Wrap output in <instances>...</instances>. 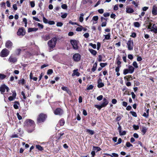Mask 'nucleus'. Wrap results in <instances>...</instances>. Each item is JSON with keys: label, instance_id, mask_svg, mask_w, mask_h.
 I'll use <instances>...</instances> for the list:
<instances>
[{"label": "nucleus", "instance_id": "obj_14", "mask_svg": "<svg viewBox=\"0 0 157 157\" xmlns=\"http://www.w3.org/2000/svg\"><path fill=\"white\" fill-rule=\"evenodd\" d=\"M102 80L101 78L99 79L98 81V87L99 88H101L104 86V84L101 82Z\"/></svg>", "mask_w": 157, "mask_h": 157}, {"label": "nucleus", "instance_id": "obj_26", "mask_svg": "<svg viewBox=\"0 0 157 157\" xmlns=\"http://www.w3.org/2000/svg\"><path fill=\"white\" fill-rule=\"evenodd\" d=\"M97 64L96 63H95L94 64V65L93 66V67L92 69V71L93 72H94L96 70L97 67Z\"/></svg>", "mask_w": 157, "mask_h": 157}, {"label": "nucleus", "instance_id": "obj_8", "mask_svg": "<svg viewBox=\"0 0 157 157\" xmlns=\"http://www.w3.org/2000/svg\"><path fill=\"white\" fill-rule=\"evenodd\" d=\"M5 90H6L7 92H8L9 90V87L5 85H2L0 87V91L2 94L5 92Z\"/></svg>", "mask_w": 157, "mask_h": 157}, {"label": "nucleus", "instance_id": "obj_41", "mask_svg": "<svg viewBox=\"0 0 157 157\" xmlns=\"http://www.w3.org/2000/svg\"><path fill=\"white\" fill-rule=\"evenodd\" d=\"M53 70L52 69H50L48 70L47 74L48 75H51L53 73Z\"/></svg>", "mask_w": 157, "mask_h": 157}, {"label": "nucleus", "instance_id": "obj_27", "mask_svg": "<svg viewBox=\"0 0 157 157\" xmlns=\"http://www.w3.org/2000/svg\"><path fill=\"white\" fill-rule=\"evenodd\" d=\"M147 129L144 126L142 127L141 132L143 133V134H144L147 132Z\"/></svg>", "mask_w": 157, "mask_h": 157}, {"label": "nucleus", "instance_id": "obj_45", "mask_svg": "<svg viewBox=\"0 0 157 157\" xmlns=\"http://www.w3.org/2000/svg\"><path fill=\"white\" fill-rule=\"evenodd\" d=\"M89 45L91 46L94 49L96 48V45L95 44H93L92 43H90Z\"/></svg>", "mask_w": 157, "mask_h": 157}, {"label": "nucleus", "instance_id": "obj_49", "mask_svg": "<svg viewBox=\"0 0 157 157\" xmlns=\"http://www.w3.org/2000/svg\"><path fill=\"white\" fill-rule=\"evenodd\" d=\"M94 86L92 85H90L87 88V90H90L93 89V88Z\"/></svg>", "mask_w": 157, "mask_h": 157}, {"label": "nucleus", "instance_id": "obj_31", "mask_svg": "<svg viewBox=\"0 0 157 157\" xmlns=\"http://www.w3.org/2000/svg\"><path fill=\"white\" fill-rule=\"evenodd\" d=\"M59 123L60 126H63L64 124V121L63 119H61L59 121Z\"/></svg>", "mask_w": 157, "mask_h": 157}, {"label": "nucleus", "instance_id": "obj_63", "mask_svg": "<svg viewBox=\"0 0 157 157\" xmlns=\"http://www.w3.org/2000/svg\"><path fill=\"white\" fill-rule=\"evenodd\" d=\"M128 58L130 60H132L133 58V56L131 54H129L128 56Z\"/></svg>", "mask_w": 157, "mask_h": 157}, {"label": "nucleus", "instance_id": "obj_38", "mask_svg": "<svg viewBox=\"0 0 157 157\" xmlns=\"http://www.w3.org/2000/svg\"><path fill=\"white\" fill-rule=\"evenodd\" d=\"M105 36V39L106 40H109L110 38V35L109 34H108L105 35H104Z\"/></svg>", "mask_w": 157, "mask_h": 157}, {"label": "nucleus", "instance_id": "obj_12", "mask_svg": "<svg viewBox=\"0 0 157 157\" xmlns=\"http://www.w3.org/2000/svg\"><path fill=\"white\" fill-rule=\"evenodd\" d=\"M13 94L12 96H10L8 98V99L10 101H12L14 100L17 94L15 91L13 90L12 91Z\"/></svg>", "mask_w": 157, "mask_h": 157}, {"label": "nucleus", "instance_id": "obj_16", "mask_svg": "<svg viewBox=\"0 0 157 157\" xmlns=\"http://www.w3.org/2000/svg\"><path fill=\"white\" fill-rule=\"evenodd\" d=\"M109 102L106 99L104 98L103 99V102L101 104L103 107H105L108 104Z\"/></svg>", "mask_w": 157, "mask_h": 157}, {"label": "nucleus", "instance_id": "obj_9", "mask_svg": "<svg viewBox=\"0 0 157 157\" xmlns=\"http://www.w3.org/2000/svg\"><path fill=\"white\" fill-rule=\"evenodd\" d=\"M54 113L56 115L60 116L63 113V111L60 108H57L54 111Z\"/></svg>", "mask_w": 157, "mask_h": 157}, {"label": "nucleus", "instance_id": "obj_23", "mask_svg": "<svg viewBox=\"0 0 157 157\" xmlns=\"http://www.w3.org/2000/svg\"><path fill=\"white\" fill-rule=\"evenodd\" d=\"M89 51L94 56L96 55L97 54V52L96 51L93 49H89Z\"/></svg>", "mask_w": 157, "mask_h": 157}, {"label": "nucleus", "instance_id": "obj_58", "mask_svg": "<svg viewBox=\"0 0 157 157\" xmlns=\"http://www.w3.org/2000/svg\"><path fill=\"white\" fill-rule=\"evenodd\" d=\"M107 65V63H101L100 66L102 67H103Z\"/></svg>", "mask_w": 157, "mask_h": 157}, {"label": "nucleus", "instance_id": "obj_19", "mask_svg": "<svg viewBox=\"0 0 157 157\" xmlns=\"http://www.w3.org/2000/svg\"><path fill=\"white\" fill-rule=\"evenodd\" d=\"M128 70L129 73L132 74L134 72V69L132 66H130L128 67Z\"/></svg>", "mask_w": 157, "mask_h": 157}, {"label": "nucleus", "instance_id": "obj_6", "mask_svg": "<svg viewBox=\"0 0 157 157\" xmlns=\"http://www.w3.org/2000/svg\"><path fill=\"white\" fill-rule=\"evenodd\" d=\"M70 42L74 49L77 50L78 49V46L77 45L78 41H77L75 40H71Z\"/></svg>", "mask_w": 157, "mask_h": 157}, {"label": "nucleus", "instance_id": "obj_20", "mask_svg": "<svg viewBox=\"0 0 157 157\" xmlns=\"http://www.w3.org/2000/svg\"><path fill=\"white\" fill-rule=\"evenodd\" d=\"M42 38L44 40L46 41L50 38V36L49 35L46 34L42 37Z\"/></svg>", "mask_w": 157, "mask_h": 157}, {"label": "nucleus", "instance_id": "obj_64", "mask_svg": "<svg viewBox=\"0 0 157 157\" xmlns=\"http://www.w3.org/2000/svg\"><path fill=\"white\" fill-rule=\"evenodd\" d=\"M18 137V135L17 134H13V135H12L11 136V137L12 138H17Z\"/></svg>", "mask_w": 157, "mask_h": 157}, {"label": "nucleus", "instance_id": "obj_29", "mask_svg": "<svg viewBox=\"0 0 157 157\" xmlns=\"http://www.w3.org/2000/svg\"><path fill=\"white\" fill-rule=\"evenodd\" d=\"M6 77V75L2 74H0V79L3 80Z\"/></svg>", "mask_w": 157, "mask_h": 157}, {"label": "nucleus", "instance_id": "obj_4", "mask_svg": "<svg viewBox=\"0 0 157 157\" xmlns=\"http://www.w3.org/2000/svg\"><path fill=\"white\" fill-rule=\"evenodd\" d=\"M10 53L9 51L7 49L5 48L3 49L0 53L1 56L2 57L7 56Z\"/></svg>", "mask_w": 157, "mask_h": 157}, {"label": "nucleus", "instance_id": "obj_60", "mask_svg": "<svg viewBox=\"0 0 157 157\" xmlns=\"http://www.w3.org/2000/svg\"><path fill=\"white\" fill-rule=\"evenodd\" d=\"M121 66H118L116 67L115 69L116 72H119L120 70V68L121 67Z\"/></svg>", "mask_w": 157, "mask_h": 157}, {"label": "nucleus", "instance_id": "obj_35", "mask_svg": "<svg viewBox=\"0 0 157 157\" xmlns=\"http://www.w3.org/2000/svg\"><path fill=\"white\" fill-rule=\"evenodd\" d=\"M134 25L135 27H139L140 26V24L138 22H136L134 23Z\"/></svg>", "mask_w": 157, "mask_h": 157}, {"label": "nucleus", "instance_id": "obj_24", "mask_svg": "<svg viewBox=\"0 0 157 157\" xmlns=\"http://www.w3.org/2000/svg\"><path fill=\"white\" fill-rule=\"evenodd\" d=\"M84 15V14L83 13H81L80 15V17L79 18V21L82 22L83 20V16Z\"/></svg>", "mask_w": 157, "mask_h": 157}, {"label": "nucleus", "instance_id": "obj_36", "mask_svg": "<svg viewBox=\"0 0 157 157\" xmlns=\"http://www.w3.org/2000/svg\"><path fill=\"white\" fill-rule=\"evenodd\" d=\"M133 66L135 67V68H137L138 67V66L137 63L136 61H134L132 63Z\"/></svg>", "mask_w": 157, "mask_h": 157}, {"label": "nucleus", "instance_id": "obj_28", "mask_svg": "<svg viewBox=\"0 0 157 157\" xmlns=\"http://www.w3.org/2000/svg\"><path fill=\"white\" fill-rule=\"evenodd\" d=\"M61 89L65 91H66L68 93H69V90L67 88V87L65 86H63L61 87Z\"/></svg>", "mask_w": 157, "mask_h": 157}, {"label": "nucleus", "instance_id": "obj_10", "mask_svg": "<svg viewBox=\"0 0 157 157\" xmlns=\"http://www.w3.org/2000/svg\"><path fill=\"white\" fill-rule=\"evenodd\" d=\"M13 43L10 40H8L6 41L5 44L6 47L9 49H11L13 46Z\"/></svg>", "mask_w": 157, "mask_h": 157}, {"label": "nucleus", "instance_id": "obj_46", "mask_svg": "<svg viewBox=\"0 0 157 157\" xmlns=\"http://www.w3.org/2000/svg\"><path fill=\"white\" fill-rule=\"evenodd\" d=\"M61 7L63 9H66L67 8V6L66 4H63L61 6Z\"/></svg>", "mask_w": 157, "mask_h": 157}, {"label": "nucleus", "instance_id": "obj_42", "mask_svg": "<svg viewBox=\"0 0 157 157\" xmlns=\"http://www.w3.org/2000/svg\"><path fill=\"white\" fill-rule=\"evenodd\" d=\"M128 73H129L128 69H124L123 71V74L124 75H125Z\"/></svg>", "mask_w": 157, "mask_h": 157}, {"label": "nucleus", "instance_id": "obj_62", "mask_svg": "<svg viewBox=\"0 0 157 157\" xmlns=\"http://www.w3.org/2000/svg\"><path fill=\"white\" fill-rule=\"evenodd\" d=\"M13 8L15 10H17V5L16 4H14L13 6Z\"/></svg>", "mask_w": 157, "mask_h": 157}, {"label": "nucleus", "instance_id": "obj_11", "mask_svg": "<svg viewBox=\"0 0 157 157\" xmlns=\"http://www.w3.org/2000/svg\"><path fill=\"white\" fill-rule=\"evenodd\" d=\"M73 58L75 61L78 62L80 59L81 56L78 53H76L73 55Z\"/></svg>", "mask_w": 157, "mask_h": 157}, {"label": "nucleus", "instance_id": "obj_25", "mask_svg": "<svg viewBox=\"0 0 157 157\" xmlns=\"http://www.w3.org/2000/svg\"><path fill=\"white\" fill-rule=\"evenodd\" d=\"M36 148L39 151H42L43 150V148L39 145H36Z\"/></svg>", "mask_w": 157, "mask_h": 157}, {"label": "nucleus", "instance_id": "obj_2", "mask_svg": "<svg viewBox=\"0 0 157 157\" xmlns=\"http://www.w3.org/2000/svg\"><path fill=\"white\" fill-rule=\"evenodd\" d=\"M57 39L56 37H54L49 40L48 43V45L50 49L53 48L55 47Z\"/></svg>", "mask_w": 157, "mask_h": 157}, {"label": "nucleus", "instance_id": "obj_37", "mask_svg": "<svg viewBox=\"0 0 157 157\" xmlns=\"http://www.w3.org/2000/svg\"><path fill=\"white\" fill-rule=\"evenodd\" d=\"M130 113H131L132 115L134 117H136L137 116L136 113L135 112L130 111Z\"/></svg>", "mask_w": 157, "mask_h": 157}, {"label": "nucleus", "instance_id": "obj_22", "mask_svg": "<svg viewBox=\"0 0 157 157\" xmlns=\"http://www.w3.org/2000/svg\"><path fill=\"white\" fill-rule=\"evenodd\" d=\"M20 105L19 103L17 101H16L14 102V104L13 105V107L15 109H17L18 108V105Z\"/></svg>", "mask_w": 157, "mask_h": 157}, {"label": "nucleus", "instance_id": "obj_43", "mask_svg": "<svg viewBox=\"0 0 157 157\" xmlns=\"http://www.w3.org/2000/svg\"><path fill=\"white\" fill-rule=\"evenodd\" d=\"M119 134L120 136H123L126 134V132L124 131L123 132L121 131L119 132Z\"/></svg>", "mask_w": 157, "mask_h": 157}, {"label": "nucleus", "instance_id": "obj_17", "mask_svg": "<svg viewBox=\"0 0 157 157\" xmlns=\"http://www.w3.org/2000/svg\"><path fill=\"white\" fill-rule=\"evenodd\" d=\"M78 69H75L73 71V73L72 75V76H74L75 75H76L77 76H79L80 75V73L78 72Z\"/></svg>", "mask_w": 157, "mask_h": 157}, {"label": "nucleus", "instance_id": "obj_51", "mask_svg": "<svg viewBox=\"0 0 157 157\" xmlns=\"http://www.w3.org/2000/svg\"><path fill=\"white\" fill-rule=\"evenodd\" d=\"M21 51V50L20 49H17L16 50V54L17 55H19L20 54Z\"/></svg>", "mask_w": 157, "mask_h": 157}, {"label": "nucleus", "instance_id": "obj_44", "mask_svg": "<svg viewBox=\"0 0 157 157\" xmlns=\"http://www.w3.org/2000/svg\"><path fill=\"white\" fill-rule=\"evenodd\" d=\"M118 155L117 153H113L112 154L111 157H118Z\"/></svg>", "mask_w": 157, "mask_h": 157}, {"label": "nucleus", "instance_id": "obj_52", "mask_svg": "<svg viewBox=\"0 0 157 157\" xmlns=\"http://www.w3.org/2000/svg\"><path fill=\"white\" fill-rule=\"evenodd\" d=\"M103 98V96L102 95H100L97 98V99L98 101L101 100Z\"/></svg>", "mask_w": 157, "mask_h": 157}, {"label": "nucleus", "instance_id": "obj_3", "mask_svg": "<svg viewBox=\"0 0 157 157\" xmlns=\"http://www.w3.org/2000/svg\"><path fill=\"white\" fill-rule=\"evenodd\" d=\"M46 117V116L45 114L43 113L40 114L37 118V122L40 123L44 122L45 120Z\"/></svg>", "mask_w": 157, "mask_h": 157}, {"label": "nucleus", "instance_id": "obj_30", "mask_svg": "<svg viewBox=\"0 0 157 157\" xmlns=\"http://www.w3.org/2000/svg\"><path fill=\"white\" fill-rule=\"evenodd\" d=\"M98 16H94L93 17L92 21H98Z\"/></svg>", "mask_w": 157, "mask_h": 157}, {"label": "nucleus", "instance_id": "obj_34", "mask_svg": "<svg viewBox=\"0 0 157 157\" xmlns=\"http://www.w3.org/2000/svg\"><path fill=\"white\" fill-rule=\"evenodd\" d=\"M86 132H89L91 135H93L94 134V131L91 130L87 129Z\"/></svg>", "mask_w": 157, "mask_h": 157}, {"label": "nucleus", "instance_id": "obj_54", "mask_svg": "<svg viewBox=\"0 0 157 157\" xmlns=\"http://www.w3.org/2000/svg\"><path fill=\"white\" fill-rule=\"evenodd\" d=\"M106 24H107L106 21H103V22H102V24H101V26L102 27H105L106 26Z\"/></svg>", "mask_w": 157, "mask_h": 157}, {"label": "nucleus", "instance_id": "obj_59", "mask_svg": "<svg viewBox=\"0 0 157 157\" xmlns=\"http://www.w3.org/2000/svg\"><path fill=\"white\" fill-rule=\"evenodd\" d=\"M102 56L100 55L98 56V61L99 62H101L102 61Z\"/></svg>", "mask_w": 157, "mask_h": 157}, {"label": "nucleus", "instance_id": "obj_61", "mask_svg": "<svg viewBox=\"0 0 157 157\" xmlns=\"http://www.w3.org/2000/svg\"><path fill=\"white\" fill-rule=\"evenodd\" d=\"M43 22L45 23L46 24L48 23V20L47 19H46L44 17H43Z\"/></svg>", "mask_w": 157, "mask_h": 157}, {"label": "nucleus", "instance_id": "obj_15", "mask_svg": "<svg viewBox=\"0 0 157 157\" xmlns=\"http://www.w3.org/2000/svg\"><path fill=\"white\" fill-rule=\"evenodd\" d=\"M152 13L154 15L157 14V7L155 5H154L153 7Z\"/></svg>", "mask_w": 157, "mask_h": 157}, {"label": "nucleus", "instance_id": "obj_5", "mask_svg": "<svg viewBox=\"0 0 157 157\" xmlns=\"http://www.w3.org/2000/svg\"><path fill=\"white\" fill-rule=\"evenodd\" d=\"M128 49L129 50H132L133 49V40H129L127 43Z\"/></svg>", "mask_w": 157, "mask_h": 157}, {"label": "nucleus", "instance_id": "obj_57", "mask_svg": "<svg viewBox=\"0 0 157 157\" xmlns=\"http://www.w3.org/2000/svg\"><path fill=\"white\" fill-rule=\"evenodd\" d=\"M67 13H64L61 16V17L62 18H65L67 16Z\"/></svg>", "mask_w": 157, "mask_h": 157}, {"label": "nucleus", "instance_id": "obj_47", "mask_svg": "<svg viewBox=\"0 0 157 157\" xmlns=\"http://www.w3.org/2000/svg\"><path fill=\"white\" fill-rule=\"evenodd\" d=\"M95 106L99 109H100L102 108L103 107L101 105H95Z\"/></svg>", "mask_w": 157, "mask_h": 157}, {"label": "nucleus", "instance_id": "obj_1", "mask_svg": "<svg viewBox=\"0 0 157 157\" xmlns=\"http://www.w3.org/2000/svg\"><path fill=\"white\" fill-rule=\"evenodd\" d=\"M24 126L28 132L31 133L34 130L35 127V123L31 119H27L24 123Z\"/></svg>", "mask_w": 157, "mask_h": 157}, {"label": "nucleus", "instance_id": "obj_7", "mask_svg": "<svg viewBox=\"0 0 157 157\" xmlns=\"http://www.w3.org/2000/svg\"><path fill=\"white\" fill-rule=\"evenodd\" d=\"M8 61L10 63H15L17 61V59L13 56V55H11L8 59Z\"/></svg>", "mask_w": 157, "mask_h": 157}, {"label": "nucleus", "instance_id": "obj_32", "mask_svg": "<svg viewBox=\"0 0 157 157\" xmlns=\"http://www.w3.org/2000/svg\"><path fill=\"white\" fill-rule=\"evenodd\" d=\"M25 79H22L19 81L18 83L20 84L23 85L25 83Z\"/></svg>", "mask_w": 157, "mask_h": 157}, {"label": "nucleus", "instance_id": "obj_33", "mask_svg": "<svg viewBox=\"0 0 157 157\" xmlns=\"http://www.w3.org/2000/svg\"><path fill=\"white\" fill-rule=\"evenodd\" d=\"M93 148L94 150H95V151H99L101 150V149L99 147H97L93 146Z\"/></svg>", "mask_w": 157, "mask_h": 157}, {"label": "nucleus", "instance_id": "obj_48", "mask_svg": "<svg viewBox=\"0 0 157 157\" xmlns=\"http://www.w3.org/2000/svg\"><path fill=\"white\" fill-rule=\"evenodd\" d=\"M150 31L154 32L155 33H157V28L153 29H151Z\"/></svg>", "mask_w": 157, "mask_h": 157}, {"label": "nucleus", "instance_id": "obj_56", "mask_svg": "<svg viewBox=\"0 0 157 157\" xmlns=\"http://www.w3.org/2000/svg\"><path fill=\"white\" fill-rule=\"evenodd\" d=\"M17 115L19 120H20L22 119V117L21 116L19 115L18 113H17Z\"/></svg>", "mask_w": 157, "mask_h": 157}, {"label": "nucleus", "instance_id": "obj_55", "mask_svg": "<svg viewBox=\"0 0 157 157\" xmlns=\"http://www.w3.org/2000/svg\"><path fill=\"white\" fill-rule=\"evenodd\" d=\"M82 29V26H80V27H77L76 28V31H81Z\"/></svg>", "mask_w": 157, "mask_h": 157}, {"label": "nucleus", "instance_id": "obj_50", "mask_svg": "<svg viewBox=\"0 0 157 157\" xmlns=\"http://www.w3.org/2000/svg\"><path fill=\"white\" fill-rule=\"evenodd\" d=\"M1 7L4 8L5 9L6 8V3L4 2H2L1 3Z\"/></svg>", "mask_w": 157, "mask_h": 157}, {"label": "nucleus", "instance_id": "obj_13", "mask_svg": "<svg viewBox=\"0 0 157 157\" xmlns=\"http://www.w3.org/2000/svg\"><path fill=\"white\" fill-rule=\"evenodd\" d=\"M17 35L18 36H23L25 34V32L24 30L23 29L21 28L19 29L17 33Z\"/></svg>", "mask_w": 157, "mask_h": 157}, {"label": "nucleus", "instance_id": "obj_21", "mask_svg": "<svg viewBox=\"0 0 157 157\" xmlns=\"http://www.w3.org/2000/svg\"><path fill=\"white\" fill-rule=\"evenodd\" d=\"M38 29L37 28H29L28 29V32L29 33L32 32L33 31H37Z\"/></svg>", "mask_w": 157, "mask_h": 157}, {"label": "nucleus", "instance_id": "obj_53", "mask_svg": "<svg viewBox=\"0 0 157 157\" xmlns=\"http://www.w3.org/2000/svg\"><path fill=\"white\" fill-rule=\"evenodd\" d=\"M23 22H25V27H26L27 26V20L25 18H24L23 19Z\"/></svg>", "mask_w": 157, "mask_h": 157}, {"label": "nucleus", "instance_id": "obj_39", "mask_svg": "<svg viewBox=\"0 0 157 157\" xmlns=\"http://www.w3.org/2000/svg\"><path fill=\"white\" fill-rule=\"evenodd\" d=\"M126 146L127 147H132L133 145L132 144H130V143L129 142H126Z\"/></svg>", "mask_w": 157, "mask_h": 157}, {"label": "nucleus", "instance_id": "obj_40", "mask_svg": "<svg viewBox=\"0 0 157 157\" xmlns=\"http://www.w3.org/2000/svg\"><path fill=\"white\" fill-rule=\"evenodd\" d=\"M30 4L31 7H33L35 6V4L34 1H32L30 2Z\"/></svg>", "mask_w": 157, "mask_h": 157}, {"label": "nucleus", "instance_id": "obj_18", "mask_svg": "<svg viewBox=\"0 0 157 157\" xmlns=\"http://www.w3.org/2000/svg\"><path fill=\"white\" fill-rule=\"evenodd\" d=\"M134 12V10L130 8H126V12L128 13H132Z\"/></svg>", "mask_w": 157, "mask_h": 157}]
</instances>
